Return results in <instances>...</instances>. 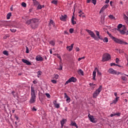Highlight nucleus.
I'll use <instances>...</instances> for the list:
<instances>
[{
  "label": "nucleus",
  "mask_w": 128,
  "mask_h": 128,
  "mask_svg": "<svg viewBox=\"0 0 128 128\" xmlns=\"http://www.w3.org/2000/svg\"><path fill=\"white\" fill-rule=\"evenodd\" d=\"M36 96L34 88L31 86V98L30 100V104H34V102H36Z\"/></svg>",
  "instance_id": "obj_1"
},
{
  "label": "nucleus",
  "mask_w": 128,
  "mask_h": 128,
  "mask_svg": "<svg viewBox=\"0 0 128 128\" xmlns=\"http://www.w3.org/2000/svg\"><path fill=\"white\" fill-rule=\"evenodd\" d=\"M102 90V86H100V87L96 90V91L93 94V98H96L100 93Z\"/></svg>",
  "instance_id": "obj_2"
},
{
  "label": "nucleus",
  "mask_w": 128,
  "mask_h": 128,
  "mask_svg": "<svg viewBox=\"0 0 128 128\" xmlns=\"http://www.w3.org/2000/svg\"><path fill=\"white\" fill-rule=\"evenodd\" d=\"M110 55L108 53H105L102 56V62H108V60H110Z\"/></svg>",
  "instance_id": "obj_3"
},
{
  "label": "nucleus",
  "mask_w": 128,
  "mask_h": 128,
  "mask_svg": "<svg viewBox=\"0 0 128 128\" xmlns=\"http://www.w3.org/2000/svg\"><path fill=\"white\" fill-rule=\"evenodd\" d=\"M108 35L116 44H122L123 42L120 40V39H118L116 37H114L112 34L108 33Z\"/></svg>",
  "instance_id": "obj_4"
},
{
  "label": "nucleus",
  "mask_w": 128,
  "mask_h": 128,
  "mask_svg": "<svg viewBox=\"0 0 128 128\" xmlns=\"http://www.w3.org/2000/svg\"><path fill=\"white\" fill-rule=\"evenodd\" d=\"M108 74H116V76H118V74H122V72H118L112 68H110L108 70Z\"/></svg>",
  "instance_id": "obj_5"
},
{
  "label": "nucleus",
  "mask_w": 128,
  "mask_h": 128,
  "mask_svg": "<svg viewBox=\"0 0 128 128\" xmlns=\"http://www.w3.org/2000/svg\"><path fill=\"white\" fill-rule=\"evenodd\" d=\"M96 71L98 76H102V72H100L98 70L97 68H96L93 71L92 76L93 80H96Z\"/></svg>",
  "instance_id": "obj_6"
},
{
  "label": "nucleus",
  "mask_w": 128,
  "mask_h": 128,
  "mask_svg": "<svg viewBox=\"0 0 128 128\" xmlns=\"http://www.w3.org/2000/svg\"><path fill=\"white\" fill-rule=\"evenodd\" d=\"M119 32L120 34H122L123 36H128V30L126 29V26H124L122 27V29L119 30Z\"/></svg>",
  "instance_id": "obj_7"
},
{
  "label": "nucleus",
  "mask_w": 128,
  "mask_h": 128,
  "mask_svg": "<svg viewBox=\"0 0 128 128\" xmlns=\"http://www.w3.org/2000/svg\"><path fill=\"white\" fill-rule=\"evenodd\" d=\"M88 118H89V120L91 122H93V124H96L98 122V119L96 118H94V116L90 115V114H88Z\"/></svg>",
  "instance_id": "obj_8"
},
{
  "label": "nucleus",
  "mask_w": 128,
  "mask_h": 128,
  "mask_svg": "<svg viewBox=\"0 0 128 128\" xmlns=\"http://www.w3.org/2000/svg\"><path fill=\"white\" fill-rule=\"evenodd\" d=\"M76 82V78L72 76L69 78L65 83V85L68 84L70 82Z\"/></svg>",
  "instance_id": "obj_9"
},
{
  "label": "nucleus",
  "mask_w": 128,
  "mask_h": 128,
  "mask_svg": "<svg viewBox=\"0 0 128 128\" xmlns=\"http://www.w3.org/2000/svg\"><path fill=\"white\" fill-rule=\"evenodd\" d=\"M86 32L90 35V36L93 38L95 39L96 40H98V38L96 36V34L92 30H86Z\"/></svg>",
  "instance_id": "obj_10"
},
{
  "label": "nucleus",
  "mask_w": 128,
  "mask_h": 128,
  "mask_svg": "<svg viewBox=\"0 0 128 128\" xmlns=\"http://www.w3.org/2000/svg\"><path fill=\"white\" fill-rule=\"evenodd\" d=\"M36 60L37 62H42L44 58H42L40 55H38L36 58Z\"/></svg>",
  "instance_id": "obj_11"
},
{
  "label": "nucleus",
  "mask_w": 128,
  "mask_h": 128,
  "mask_svg": "<svg viewBox=\"0 0 128 128\" xmlns=\"http://www.w3.org/2000/svg\"><path fill=\"white\" fill-rule=\"evenodd\" d=\"M68 18V16L66 14L61 15V16L60 17V20L62 22H66V18Z\"/></svg>",
  "instance_id": "obj_12"
},
{
  "label": "nucleus",
  "mask_w": 128,
  "mask_h": 128,
  "mask_svg": "<svg viewBox=\"0 0 128 128\" xmlns=\"http://www.w3.org/2000/svg\"><path fill=\"white\" fill-rule=\"evenodd\" d=\"M64 98H66V102H68V104H70V96H68V94H66V93H64Z\"/></svg>",
  "instance_id": "obj_13"
},
{
  "label": "nucleus",
  "mask_w": 128,
  "mask_h": 128,
  "mask_svg": "<svg viewBox=\"0 0 128 128\" xmlns=\"http://www.w3.org/2000/svg\"><path fill=\"white\" fill-rule=\"evenodd\" d=\"M74 44H72L70 46H67L66 48L68 52H72V48H74Z\"/></svg>",
  "instance_id": "obj_14"
},
{
  "label": "nucleus",
  "mask_w": 128,
  "mask_h": 128,
  "mask_svg": "<svg viewBox=\"0 0 128 128\" xmlns=\"http://www.w3.org/2000/svg\"><path fill=\"white\" fill-rule=\"evenodd\" d=\"M22 62H24V64H27V66H30L32 65V63H30V61L26 60V59H22Z\"/></svg>",
  "instance_id": "obj_15"
},
{
  "label": "nucleus",
  "mask_w": 128,
  "mask_h": 128,
  "mask_svg": "<svg viewBox=\"0 0 128 128\" xmlns=\"http://www.w3.org/2000/svg\"><path fill=\"white\" fill-rule=\"evenodd\" d=\"M32 24H36V26H38V19L33 18L31 19Z\"/></svg>",
  "instance_id": "obj_16"
},
{
  "label": "nucleus",
  "mask_w": 128,
  "mask_h": 128,
  "mask_svg": "<svg viewBox=\"0 0 128 128\" xmlns=\"http://www.w3.org/2000/svg\"><path fill=\"white\" fill-rule=\"evenodd\" d=\"M108 4H105L100 10V14H102V12H104L106 8H108Z\"/></svg>",
  "instance_id": "obj_17"
},
{
  "label": "nucleus",
  "mask_w": 128,
  "mask_h": 128,
  "mask_svg": "<svg viewBox=\"0 0 128 128\" xmlns=\"http://www.w3.org/2000/svg\"><path fill=\"white\" fill-rule=\"evenodd\" d=\"M53 104H54L55 106V108H60V104H57L56 103V100H54V102H53Z\"/></svg>",
  "instance_id": "obj_18"
},
{
  "label": "nucleus",
  "mask_w": 128,
  "mask_h": 128,
  "mask_svg": "<svg viewBox=\"0 0 128 128\" xmlns=\"http://www.w3.org/2000/svg\"><path fill=\"white\" fill-rule=\"evenodd\" d=\"M118 98H120V97H116V98L112 101V102L110 103V104H116L118 102Z\"/></svg>",
  "instance_id": "obj_19"
},
{
  "label": "nucleus",
  "mask_w": 128,
  "mask_h": 128,
  "mask_svg": "<svg viewBox=\"0 0 128 128\" xmlns=\"http://www.w3.org/2000/svg\"><path fill=\"white\" fill-rule=\"evenodd\" d=\"M122 28V24H118V28H116V30L119 32L120 30V28Z\"/></svg>",
  "instance_id": "obj_20"
},
{
  "label": "nucleus",
  "mask_w": 128,
  "mask_h": 128,
  "mask_svg": "<svg viewBox=\"0 0 128 128\" xmlns=\"http://www.w3.org/2000/svg\"><path fill=\"white\" fill-rule=\"evenodd\" d=\"M72 23L73 24H76V22L74 21V16H72Z\"/></svg>",
  "instance_id": "obj_21"
},
{
  "label": "nucleus",
  "mask_w": 128,
  "mask_h": 128,
  "mask_svg": "<svg viewBox=\"0 0 128 128\" xmlns=\"http://www.w3.org/2000/svg\"><path fill=\"white\" fill-rule=\"evenodd\" d=\"M65 122H66V119L62 118V120L60 121V124H64Z\"/></svg>",
  "instance_id": "obj_22"
},
{
  "label": "nucleus",
  "mask_w": 128,
  "mask_h": 128,
  "mask_svg": "<svg viewBox=\"0 0 128 128\" xmlns=\"http://www.w3.org/2000/svg\"><path fill=\"white\" fill-rule=\"evenodd\" d=\"M78 72L79 74H81V76H84V71H82V70L81 69H80L78 70Z\"/></svg>",
  "instance_id": "obj_23"
},
{
  "label": "nucleus",
  "mask_w": 128,
  "mask_h": 128,
  "mask_svg": "<svg viewBox=\"0 0 128 128\" xmlns=\"http://www.w3.org/2000/svg\"><path fill=\"white\" fill-rule=\"evenodd\" d=\"M71 125H72L73 126H76V128H78V125H76V123L74 122H72Z\"/></svg>",
  "instance_id": "obj_24"
},
{
  "label": "nucleus",
  "mask_w": 128,
  "mask_h": 128,
  "mask_svg": "<svg viewBox=\"0 0 128 128\" xmlns=\"http://www.w3.org/2000/svg\"><path fill=\"white\" fill-rule=\"evenodd\" d=\"M38 74V78H40V76H42V72L41 71H38L37 72Z\"/></svg>",
  "instance_id": "obj_25"
},
{
  "label": "nucleus",
  "mask_w": 128,
  "mask_h": 128,
  "mask_svg": "<svg viewBox=\"0 0 128 128\" xmlns=\"http://www.w3.org/2000/svg\"><path fill=\"white\" fill-rule=\"evenodd\" d=\"M6 16H7V20H10V16H12V13L11 12L8 13Z\"/></svg>",
  "instance_id": "obj_26"
},
{
  "label": "nucleus",
  "mask_w": 128,
  "mask_h": 128,
  "mask_svg": "<svg viewBox=\"0 0 128 128\" xmlns=\"http://www.w3.org/2000/svg\"><path fill=\"white\" fill-rule=\"evenodd\" d=\"M42 8H44V6H42L40 4L38 5L37 8L38 10H42Z\"/></svg>",
  "instance_id": "obj_27"
},
{
  "label": "nucleus",
  "mask_w": 128,
  "mask_h": 128,
  "mask_svg": "<svg viewBox=\"0 0 128 128\" xmlns=\"http://www.w3.org/2000/svg\"><path fill=\"white\" fill-rule=\"evenodd\" d=\"M110 66H118L119 68H120V66H121L118 65V64H116L114 63H111Z\"/></svg>",
  "instance_id": "obj_28"
},
{
  "label": "nucleus",
  "mask_w": 128,
  "mask_h": 128,
  "mask_svg": "<svg viewBox=\"0 0 128 128\" xmlns=\"http://www.w3.org/2000/svg\"><path fill=\"white\" fill-rule=\"evenodd\" d=\"M50 44H51V46H54V44H56V42L54 40H51L50 42Z\"/></svg>",
  "instance_id": "obj_29"
},
{
  "label": "nucleus",
  "mask_w": 128,
  "mask_h": 128,
  "mask_svg": "<svg viewBox=\"0 0 128 128\" xmlns=\"http://www.w3.org/2000/svg\"><path fill=\"white\" fill-rule=\"evenodd\" d=\"M31 22H32V19H30L26 22V24H28V25L30 24Z\"/></svg>",
  "instance_id": "obj_30"
},
{
  "label": "nucleus",
  "mask_w": 128,
  "mask_h": 128,
  "mask_svg": "<svg viewBox=\"0 0 128 128\" xmlns=\"http://www.w3.org/2000/svg\"><path fill=\"white\" fill-rule=\"evenodd\" d=\"M103 42H108V38L105 37L104 38V39L103 40Z\"/></svg>",
  "instance_id": "obj_31"
},
{
  "label": "nucleus",
  "mask_w": 128,
  "mask_h": 128,
  "mask_svg": "<svg viewBox=\"0 0 128 128\" xmlns=\"http://www.w3.org/2000/svg\"><path fill=\"white\" fill-rule=\"evenodd\" d=\"M3 54H4V56H8V52L6 50H4L3 52Z\"/></svg>",
  "instance_id": "obj_32"
},
{
  "label": "nucleus",
  "mask_w": 128,
  "mask_h": 128,
  "mask_svg": "<svg viewBox=\"0 0 128 128\" xmlns=\"http://www.w3.org/2000/svg\"><path fill=\"white\" fill-rule=\"evenodd\" d=\"M90 86H92L93 88H96V84L90 83Z\"/></svg>",
  "instance_id": "obj_33"
},
{
  "label": "nucleus",
  "mask_w": 128,
  "mask_h": 128,
  "mask_svg": "<svg viewBox=\"0 0 128 128\" xmlns=\"http://www.w3.org/2000/svg\"><path fill=\"white\" fill-rule=\"evenodd\" d=\"M22 6H23V8H26V4L24 2H22Z\"/></svg>",
  "instance_id": "obj_34"
},
{
  "label": "nucleus",
  "mask_w": 128,
  "mask_h": 128,
  "mask_svg": "<svg viewBox=\"0 0 128 128\" xmlns=\"http://www.w3.org/2000/svg\"><path fill=\"white\" fill-rule=\"evenodd\" d=\"M49 24H50V26H52H52H54V20H50V22L49 23Z\"/></svg>",
  "instance_id": "obj_35"
},
{
  "label": "nucleus",
  "mask_w": 128,
  "mask_h": 128,
  "mask_svg": "<svg viewBox=\"0 0 128 128\" xmlns=\"http://www.w3.org/2000/svg\"><path fill=\"white\" fill-rule=\"evenodd\" d=\"M52 4H58V0H54L52 2Z\"/></svg>",
  "instance_id": "obj_36"
},
{
  "label": "nucleus",
  "mask_w": 128,
  "mask_h": 128,
  "mask_svg": "<svg viewBox=\"0 0 128 128\" xmlns=\"http://www.w3.org/2000/svg\"><path fill=\"white\" fill-rule=\"evenodd\" d=\"M92 2L94 5L96 4V0H92Z\"/></svg>",
  "instance_id": "obj_37"
},
{
  "label": "nucleus",
  "mask_w": 128,
  "mask_h": 128,
  "mask_svg": "<svg viewBox=\"0 0 128 128\" xmlns=\"http://www.w3.org/2000/svg\"><path fill=\"white\" fill-rule=\"evenodd\" d=\"M110 18H111L112 20H114V17L112 15H110L108 16Z\"/></svg>",
  "instance_id": "obj_38"
},
{
  "label": "nucleus",
  "mask_w": 128,
  "mask_h": 128,
  "mask_svg": "<svg viewBox=\"0 0 128 128\" xmlns=\"http://www.w3.org/2000/svg\"><path fill=\"white\" fill-rule=\"evenodd\" d=\"M46 96H47L48 98H50V94L46 93Z\"/></svg>",
  "instance_id": "obj_39"
},
{
  "label": "nucleus",
  "mask_w": 128,
  "mask_h": 128,
  "mask_svg": "<svg viewBox=\"0 0 128 128\" xmlns=\"http://www.w3.org/2000/svg\"><path fill=\"white\" fill-rule=\"evenodd\" d=\"M84 58H85L84 56H83V57H82V58H78V62H80V60H84Z\"/></svg>",
  "instance_id": "obj_40"
},
{
  "label": "nucleus",
  "mask_w": 128,
  "mask_h": 128,
  "mask_svg": "<svg viewBox=\"0 0 128 128\" xmlns=\"http://www.w3.org/2000/svg\"><path fill=\"white\" fill-rule=\"evenodd\" d=\"M69 32H70V34H72V32H74V28H70L69 30Z\"/></svg>",
  "instance_id": "obj_41"
},
{
  "label": "nucleus",
  "mask_w": 128,
  "mask_h": 128,
  "mask_svg": "<svg viewBox=\"0 0 128 128\" xmlns=\"http://www.w3.org/2000/svg\"><path fill=\"white\" fill-rule=\"evenodd\" d=\"M26 54H28V52H30V51L28 50V46H26Z\"/></svg>",
  "instance_id": "obj_42"
},
{
  "label": "nucleus",
  "mask_w": 128,
  "mask_h": 128,
  "mask_svg": "<svg viewBox=\"0 0 128 128\" xmlns=\"http://www.w3.org/2000/svg\"><path fill=\"white\" fill-rule=\"evenodd\" d=\"M10 30L12 32H16V29H10Z\"/></svg>",
  "instance_id": "obj_43"
},
{
  "label": "nucleus",
  "mask_w": 128,
  "mask_h": 128,
  "mask_svg": "<svg viewBox=\"0 0 128 128\" xmlns=\"http://www.w3.org/2000/svg\"><path fill=\"white\" fill-rule=\"evenodd\" d=\"M96 34L97 36H98V37L100 36V32L96 30Z\"/></svg>",
  "instance_id": "obj_44"
},
{
  "label": "nucleus",
  "mask_w": 128,
  "mask_h": 128,
  "mask_svg": "<svg viewBox=\"0 0 128 128\" xmlns=\"http://www.w3.org/2000/svg\"><path fill=\"white\" fill-rule=\"evenodd\" d=\"M54 78H56V80H58V75L55 74Z\"/></svg>",
  "instance_id": "obj_45"
},
{
  "label": "nucleus",
  "mask_w": 128,
  "mask_h": 128,
  "mask_svg": "<svg viewBox=\"0 0 128 128\" xmlns=\"http://www.w3.org/2000/svg\"><path fill=\"white\" fill-rule=\"evenodd\" d=\"M98 38H99L100 40H104V39L102 38V36L99 35V36H98Z\"/></svg>",
  "instance_id": "obj_46"
},
{
  "label": "nucleus",
  "mask_w": 128,
  "mask_h": 128,
  "mask_svg": "<svg viewBox=\"0 0 128 128\" xmlns=\"http://www.w3.org/2000/svg\"><path fill=\"white\" fill-rule=\"evenodd\" d=\"M118 62H120V59H118V58H116V64H118Z\"/></svg>",
  "instance_id": "obj_47"
},
{
  "label": "nucleus",
  "mask_w": 128,
  "mask_h": 128,
  "mask_svg": "<svg viewBox=\"0 0 128 128\" xmlns=\"http://www.w3.org/2000/svg\"><path fill=\"white\" fill-rule=\"evenodd\" d=\"M114 115L117 116H120V113H115Z\"/></svg>",
  "instance_id": "obj_48"
},
{
  "label": "nucleus",
  "mask_w": 128,
  "mask_h": 128,
  "mask_svg": "<svg viewBox=\"0 0 128 128\" xmlns=\"http://www.w3.org/2000/svg\"><path fill=\"white\" fill-rule=\"evenodd\" d=\"M75 50L76 52H80V48L78 47H76Z\"/></svg>",
  "instance_id": "obj_49"
},
{
  "label": "nucleus",
  "mask_w": 128,
  "mask_h": 128,
  "mask_svg": "<svg viewBox=\"0 0 128 128\" xmlns=\"http://www.w3.org/2000/svg\"><path fill=\"white\" fill-rule=\"evenodd\" d=\"M122 80H126V76H122Z\"/></svg>",
  "instance_id": "obj_50"
},
{
  "label": "nucleus",
  "mask_w": 128,
  "mask_h": 128,
  "mask_svg": "<svg viewBox=\"0 0 128 128\" xmlns=\"http://www.w3.org/2000/svg\"><path fill=\"white\" fill-rule=\"evenodd\" d=\"M51 82H52V84H56V80H51Z\"/></svg>",
  "instance_id": "obj_51"
},
{
  "label": "nucleus",
  "mask_w": 128,
  "mask_h": 128,
  "mask_svg": "<svg viewBox=\"0 0 128 128\" xmlns=\"http://www.w3.org/2000/svg\"><path fill=\"white\" fill-rule=\"evenodd\" d=\"M32 110H34V112H36V108L35 106L33 107Z\"/></svg>",
  "instance_id": "obj_52"
},
{
  "label": "nucleus",
  "mask_w": 128,
  "mask_h": 128,
  "mask_svg": "<svg viewBox=\"0 0 128 128\" xmlns=\"http://www.w3.org/2000/svg\"><path fill=\"white\" fill-rule=\"evenodd\" d=\"M33 84H38V81L34 80L33 81Z\"/></svg>",
  "instance_id": "obj_53"
},
{
  "label": "nucleus",
  "mask_w": 128,
  "mask_h": 128,
  "mask_svg": "<svg viewBox=\"0 0 128 128\" xmlns=\"http://www.w3.org/2000/svg\"><path fill=\"white\" fill-rule=\"evenodd\" d=\"M12 94L14 96V98H16V95H14V91L12 92Z\"/></svg>",
  "instance_id": "obj_54"
},
{
  "label": "nucleus",
  "mask_w": 128,
  "mask_h": 128,
  "mask_svg": "<svg viewBox=\"0 0 128 128\" xmlns=\"http://www.w3.org/2000/svg\"><path fill=\"white\" fill-rule=\"evenodd\" d=\"M57 58H59V60H62V57H60V56H57Z\"/></svg>",
  "instance_id": "obj_55"
},
{
  "label": "nucleus",
  "mask_w": 128,
  "mask_h": 128,
  "mask_svg": "<svg viewBox=\"0 0 128 128\" xmlns=\"http://www.w3.org/2000/svg\"><path fill=\"white\" fill-rule=\"evenodd\" d=\"M60 70H62V66H60V68H58Z\"/></svg>",
  "instance_id": "obj_56"
},
{
  "label": "nucleus",
  "mask_w": 128,
  "mask_h": 128,
  "mask_svg": "<svg viewBox=\"0 0 128 128\" xmlns=\"http://www.w3.org/2000/svg\"><path fill=\"white\" fill-rule=\"evenodd\" d=\"M115 116L114 114H110V116L111 118H112V116Z\"/></svg>",
  "instance_id": "obj_57"
},
{
  "label": "nucleus",
  "mask_w": 128,
  "mask_h": 128,
  "mask_svg": "<svg viewBox=\"0 0 128 128\" xmlns=\"http://www.w3.org/2000/svg\"><path fill=\"white\" fill-rule=\"evenodd\" d=\"M108 2H110V0H106L105 2V4H108Z\"/></svg>",
  "instance_id": "obj_58"
},
{
  "label": "nucleus",
  "mask_w": 128,
  "mask_h": 128,
  "mask_svg": "<svg viewBox=\"0 0 128 128\" xmlns=\"http://www.w3.org/2000/svg\"><path fill=\"white\" fill-rule=\"evenodd\" d=\"M78 14H84V12H82V10H80L78 12Z\"/></svg>",
  "instance_id": "obj_59"
},
{
  "label": "nucleus",
  "mask_w": 128,
  "mask_h": 128,
  "mask_svg": "<svg viewBox=\"0 0 128 128\" xmlns=\"http://www.w3.org/2000/svg\"><path fill=\"white\" fill-rule=\"evenodd\" d=\"M114 94L115 96H116V98H118V93L114 92Z\"/></svg>",
  "instance_id": "obj_60"
},
{
  "label": "nucleus",
  "mask_w": 128,
  "mask_h": 128,
  "mask_svg": "<svg viewBox=\"0 0 128 128\" xmlns=\"http://www.w3.org/2000/svg\"><path fill=\"white\" fill-rule=\"evenodd\" d=\"M34 2L36 4H38V2H36V0H34Z\"/></svg>",
  "instance_id": "obj_61"
},
{
  "label": "nucleus",
  "mask_w": 128,
  "mask_h": 128,
  "mask_svg": "<svg viewBox=\"0 0 128 128\" xmlns=\"http://www.w3.org/2000/svg\"><path fill=\"white\" fill-rule=\"evenodd\" d=\"M15 118H16V120H18V116H16Z\"/></svg>",
  "instance_id": "obj_62"
},
{
  "label": "nucleus",
  "mask_w": 128,
  "mask_h": 128,
  "mask_svg": "<svg viewBox=\"0 0 128 128\" xmlns=\"http://www.w3.org/2000/svg\"><path fill=\"white\" fill-rule=\"evenodd\" d=\"M125 57L126 58V60H128V56L126 54H125Z\"/></svg>",
  "instance_id": "obj_63"
},
{
  "label": "nucleus",
  "mask_w": 128,
  "mask_h": 128,
  "mask_svg": "<svg viewBox=\"0 0 128 128\" xmlns=\"http://www.w3.org/2000/svg\"><path fill=\"white\" fill-rule=\"evenodd\" d=\"M82 14H80L78 15L79 16H80V18H82Z\"/></svg>",
  "instance_id": "obj_64"
}]
</instances>
